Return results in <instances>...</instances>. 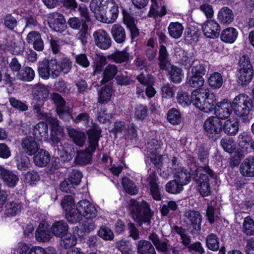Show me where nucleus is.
<instances>
[{
    "label": "nucleus",
    "mask_w": 254,
    "mask_h": 254,
    "mask_svg": "<svg viewBox=\"0 0 254 254\" xmlns=\"http://www.w3.org/2000/svg\"><path fill=\"white\" fill-rule=\"evenodd\" d=\"M206 164L202 167H197L195 164L191 163L187 169L183 168L178 172L177 178L179 181L174 180L169 181L165 186L167 192L172 194L180 193L183 190V186L188 184L191 179L197 185L200 194L206 196Z\"/></svg>",
    "instance_id": "obj_1"
},
{
    "label": "nucleus",
    "mask_w": 254,
    "mask_h": 254,
    "mask_svg": "<svg viewBox=\"0 0 254 254\" xmlns=\"http://www.w3.org/2000/svg\"><path fill=\"white\" fill-rule=\"evenodd\" d=\"M90 8L96 18L103 23H112L119 15V6L114 0H91Z\"/></svg>",
    "instance_id": "obj_2"
},
{
    "label": "nucleus",
    "mask_w": 254,
    "mask_h": 254,
    "mask_svg": "<svg viewBox=\"0 0 254 254\" xmlns=\"http://www.w3.org/2000/svg\"><path fill=\"white\" fill-rule=\"evenodd\" d=\"M129 210L132 219L138 226L150 223L154 212L151 209L150 204L146 201L140 202L131 199L129 204Z\"/></svg>",
    "instance_id": "obj_3"
},
{
    "label": "nucleus",
    "mask_w": 254,
    "mask_h": 254,
    "mask_svg": "<svg viewBox=\"0 0 254 254\" xmlns=\"http://www.w3.org/2000/svg\"><path fill=\"white\" fill-rule=\"evenodd\" d=\"M206 90L202 93L200 89L193 90L191 95L189 93L181 90L178 92L177 100L178 104L183 107H188L193 103V105L200 111L206 113L205 104L206 102Z\"/></svg>",
    "instance_id": "obj_4"
},
{
    "label": "nucleus",
    "mask_w": 254,
    "mask_h": 254,
    "mask_svg": "<svg viewBox=\"0 0 254 254\" xmlns=\"http://www.w3.org/2000/svg\"><path fill=\"white\" fill-rule=\"evenodd\" d=\"M232 105L235 115L241 118V122L250 123L252 118L250 113L253 109L252 100L246 95L241 94L234 99Z\"/></svg>",
    "instance_id": "obj_5"
},
{
    "label": "nucleus",
    "mask_w": 254,
    "mask_h": 254,
    "mask_svg": "<svg viewBox=\"0 0 254 254\" xmlns=\"http://www.w3.org/2000/svg\"><path fill=\"white\" fill-rule=\"evenodd\" d=\"M40 120L45 121L50 127V139L53 143L60 142L61 137L63 136L64 129L59 125L57 119L49 115L47 113L38 115Z\"/></svg>",
    "instance_id": "obj_6"
},
{
    "label": "nucleus",
    "mask_w": 254,
    "mask_h": 254,
    "mask_svg": "<svg viewBox=\"0 0 254 254\" xmlns=\"http://www.w3.org/2000/svg\"><path fill=\"white\" fill-rule=\"evenodd\" d=\"M32 93L33 100L36 101L33 108L36 111L38 117V115L45 113L41 111V107L47 101L49 91L44 85H36L33 87Z\"/></svg>",
    "instance_id": "obj_7"
},
{
    "label": "nucleus",
    "mask_w": 254,
    "mask_h": 254,
    "mask_svg": "<svg viewBox=\"0 0 254 254\" xmlns=\"http://www.w3.org/2000/svg\"><path fill=\"white\" fill-rule=\"evenodd\" d=\"M205 72V67L200 63L193 65L191 68V71L188 73L187 84L191 87H201L204 83V79L203 76L204 75Z\"/></svg>",
    "instance_id": "obj_8"
},
{
    "label": "nucleus",
    "mask_w": 254,
    "mask_h": 254,
    "mask_svg": "<svg viewBox=\"0 0 254 254\" xmlns=\"http://www.w3.org/2000/svg\"><path fill=\"white\" fill-rule=\"evenodd\" d=\"M78 9L81 18V20L83 22L82 29L78 32V39L83 45H85L87 42L88 30V26L87 23L91 21V18L89 9L85 4H80Z\"/></svg>",
    "instance_id": "obj_9"
},
{
    "label": "nucleus",
    "mask_w": 254,
    "mask_h": 254,
    "mask_svg": "<svg viewBox=\"0 0 254 254\" xmlns=\"http://www.w3.org/2000/svg\"><path fill=\"white\" fill-rule=\"evenodd\" d=\"M51 64L53 67V78L57 77L61 73L64 74L68 73L71 70L72 66V62L71 60L67 57H63L61 61H58L56 58L51 59Z\"/></svg>",
    "instance_id": "obj_10"
},
{
    "label": "nucleus",
    "mask_w": 254,
    "mask_h": 254,
    "mask_svg": "<svg viewBox=\"0 0 254 254\" xmlns=\"http://www.w3.org/2000/svg\"><path fill=\"white\" fill-rule=\"evenodd\" d=\"M88 136V148L95 152L99 147V141L102 137V129L98 124L92 123L90 127L86 131Z\"/></svg>",
    "instance_id": "obj_11"
},
{
    "label": "nucleus",
    "mask_w": 254,
    "mask_h": 254,
    "mask_svg": "<svg viewBox=\"0 0 254 254\" xmlns=\"http://www.w3.org/2000/svg\"><path fill=\"white\" fill-rule=\"evenodd\" d=\"M49 27L54 31L62 33L66 28V22L63 14L59 12L50 13L47 18Z\"/></svg>",
    "instance_id": "obj_12"
},
{
    "label": "nucleus",
    "mask_w": 254,
    "mask_h": 254,
    "mask_svg": "<svg viewBox=\"0 0 254 254\" xmlns=\"http://www.w3.org/2000/svg\"><path fill=\"white\" fill-rule=\"evenodd\" d=\"M207 137L211 141H215L220 137L222 123L218 118L211 116L207 118Z\"/></svg>",
    "instance_id": "obj_13"
},
{
    "label": "nucleus",
    "mask_w": 254,
    "mask_h": 254,
    "mask_svg": "<svg viewBox=\"0 0 254 254\" xmlns=\"http://www.w3.org/2000/svg\"><path fill=\"white\" fill-rule=\"evenodd\" d=\"M35 235L36 240L40 242H49L53 237L50 225L45 222H40Z\"/></svg>",
    "instance_id": "obj_14"
},
{
    "label": "nucleus",
    "mask_w": 254,
    "mask_h": 254,
    "mask_svg": "<svg viewBox=\"0 0 254 254\" xmlns=\"http://www.w3.org/2000/svg\"><path fill=\"white\" fill-rule=\"evenodd\" d=\"M93 36L96 45L101 49L107 50L111 46L112 40L109 34L104 30L94 32Z\"/></svg>",
    "instance_id": "obj_15"
},
{
    "label": "nucleus",
    "mask_w": 254,
    "mask_h": 254,
    "mask_svg": "<svg viewBox=\"0 0 254 254\" xmlns=\"http://www.w3.org/2000/svg\"><path fill=\"white\" fill-rule=\"evenodd\" d=\"M72 233L68 232L63 237V238L60 241L61 247L64 249H69L74 246L81 234L80 233V228L78 226H75L72 228Z\"/></svg>",
    "instance_id": "obj_16"
},
{
    "label": "nucleus",
    "mask_w": 254,
    "mask_h": 254,
    "mask_svg": "<svg viewBox=\"0 0 254 254\" xmlns=\"http://www.w3.org/2000/svg\"><path fill=\"white\" fill-rule=\"evenodd\" d=\"M147 179L149 184V191L152 197L155 200H161L162 194L159 185L157 183L158 177L156 173L154 171L150 173Z\"/></svg>",
    "instance_id": "obj_17"
},
{
    "label": "nucleus",
    "mask_w": 254,
    "mask_h": 254,
    "mask_svg": "<svg viewBox=\"0 0 254 254\" xmlns=\"http://www.w3.org/2000/svg\"><path fill=\"white\" fill-rule=\"evenodd\" d=\"M233 111L232 103L227 100L226 102L218 103L216 109L213 111L215 117L221 120L228 118Z\"/></svg>",
    "instance_id": "obj_18"
},
{
    "label": "nucleus",
    "mask_w": 254,
    "mask_h": 254,
    "mask_svg": "<svg viewBox=\"0 0 254 254\" xmlns=\"http://www.w3.org/2000/svg\"><path fill=\"white\" fill-rule=\"evenodd\" d=\"M77 205L83 214V217L87 219H93L96 217L97 210L88 200H81L77 203Z\"/></svg>",
    "instance_id": "obj_19"
},
{
    "label": "nucleus",
    "mask_w": 254,
    "mask_h": 254,
    "mask_svg": "<svg viewBox=\"0 0 254 254\" xmlns=\"http://www.w3.org/2000/svg\"><path fill=\"white\" fill-rule=\"evenodd\" d=\"M206 26V21L204 22L203 25L202 26V30L200 29L196 28L194 26L189 27L186 32L187 33L185 37L186 41H188V43L190 44L197 42L200 38L202 31L204 35L206 37V32L205 31Z\"/></svg>",
    "instance_id": "obj_20"
},
{
    "label": "nucleus",
    "mask_w": 254,
    "mask_h": 254,
    "mask_svg": "<svg viewBox=\"0 0 254 254\" xmlns=\"http://www.w3.org/2000/svg\"><path fill=\"white\" fill-rule=\"evenodd\" d=\"M36 139L31 136H27L22 139L21 145L27 154L32 156L40 149V144Z\"/></svg>",
    "instance_id": "obj_21"
},
{
    "label": "nucleus",
    "mask_w": 254,
    "mask_h": 254,
    "mask_svg": "<svg viewBox=\"0 0 254 254\" xmlns=\"http://www.w3.org/2000/svg\"><path fill=\"white\" fill-rule=\"evenodd\" d=\"M26 41L29 45H32L34 49L37 51H42L44 49V42L41 34L38 31L30 32L27 35Z\"/></svg>",
    "instance_id": "obj_22"
},
{
    "label": "nucleus",
    "mask_w": 254,
    "mask_h": 254,
    "mask_svg": "<svg viewBox=\"0 0 254 254\" xmlns=\"http://www.w3.org/2000/svg\"><path fill=\"white\" fill-rule=\"evenodd\" d=\"M33 137L38 141H46L48 138V127L45 121L40 122L33 128Z\"/></svg>",
    "instance_id": "obj_23"
},
{
    "label": "nucleus",
    "mask_w": 254,
    "mask_h": 254,
    "mask_svg": "<svg viewBox=\"0 0 254 254\" xmlns=\"http://www.w3.org/2000/svg\"><path fill=\"white\" fill-rule=\"evenodd\" d=\"M93 74H101L107 64L106 56L100 54H96L92 58Z\"/></svg>",
    "instance_id": "obj_24"
},
{
    "label": "nucleus",
    "mask_w": 254,
    "mask_h": 254,
    "mask_svg": "<svg viewBox=\"0 0 254 254\" xmlns=\"http://www.w3.org/2000/svg\"><path fill=\"white\" fill-rule=\"evenodd\" d=\"M53 236L63 238L69 230V227L64 220L55 221L51 227Z\"/></svg>",
    "instance_id": "obj_25"
},
{
    "label": "nucleus",
    "mask_w": 254,
    "mask_h": 254,
    "mask_svg": "<svg viewBox=\"0 0 254 254\" xmlns=\"http://www.w3.org/2000/svg\"><path fill=\"white\" fill-rule=\"evenodd\" d=\"M241 174L245 177H254V157H249L241 163L240 167Z\"/></svg>",
    "instance_id": "obj_26"
},
{
    "label": "nucleus",
    "mask_w": 254,
    "mask_h": 254,
    "mask_svg": "<svg viewBox=\"0 0 254 254\" xmlns=\"http://www.w3.org/2000/svg\"><path fill=\"white\" fill-rule=\"evenodd\" d=\"M0 176L5 184L11 188L15 187L19 181L18 176L12 171L3 167L1 170Z\"/></svg>",
    "instance_id": "obj_27"
},
{
    "label": "nucleus",
    "mask_w": 254,
    "mask_h": 254,
    "mask_svg": "<svg viewBox=\"0 0 254 254\" xmlns=\"http://www.w3.org/2000/svg\"><path fill=\"white\" fill-rule=\"evenodd\" d=\"M33 156V161L36 166L43 167L46 166L51 159L49 152L45 149L40 148Z\"/></svg>",
    "instance_id": "obj_28"
},
{
    "label": "nucleus",
    "mask_w": 254,
    "mask_h": 254,
    "mask_svg": "<svg viewBox=\"0 0 254 254\" xmlns=\"http://www.w3.org/2000/svg\"><path fill=\"white\" fill-rule=\"evenodd\" d=\"M53 67L51 64V59H44L39 62L38 66V72L39 76L43 79H48L51 75L53 77Z\"/></svg>",
    "instance_id": "obj_29"
},
{
    "label": "nucleus",
    "mask_w": 254,
    "mask_h": 254,
    "mask_svg": "<svg viewBox=\"0 0 254 254\" xmlns=\"http://www.w3.org/2000/svg\"><path fill=\"white\" fill-rule=\"evenodd\" d=\"M113 85L108 84L102 87L98 91V103L105 104L110 102L113 93Z\"/></svg>",
    "instance_id": "obj_30"
},
{
    "label": "nucleus",
    "mask_w": 254,
    "mask_h": 254,
    "mask_svg": "<svg viewBox=\"0 0 254 254\" xmlns=\"http://www.w3.org/2000/svg\"><path fill=\"white\" fill-rule=\"evenodd\" d=\"M95 152H93L92 150L89 148V149H85L82 151H77L76 155L74 158V162L76 164L81 166H84L90 163L93 157V154Z\"/></svg>",
    "instance_id": "obj_31"
},
{
    "label": "nucleus",
    "mask_w": 254,
    "mask_h": 254,
    "mask_svg": "<svg viewBox=\"0 0 254 254\" xmlns=\"http://www.w3.org/2000/svg\"><path fill=\"white\" fill-rule=\"evenodd\" d=\"M186 216L193 230H200L202 216L199 212L194 210H190L186 212Z\"/></svg>",
    "instance_id": "obj_32"
},
{
    "label": "nucleus",
    "mask_w": 254,
    "mask_h": 254,
    "mask_svg": "<svg viewBox=\"0 0 254 254\" xmlns=\"http://www.w3.org/2000/svg\"><path fill=\"white\" fill-rule=\"evenodd\" d=\"M118 69L116 65L112 64H108L102 72V79L100 82L104 84L112 80L118 73Z\"/></svg>",
    "instance_id": "obj_33"
},
{
    "label": "nucleus",
    "mask_w": 254,
    "mask_h": 254,
    "mask_svg": "<svg viewBox=\"0 0 254 254\" xmlns=\"http://www.w3.org/2000/svg\"><path fill=\"white\" fill-rule=\"evenodd\" d=\"M111 33L113 39L118 44H122L126 40L125 29L120 24H114L111 28Z\"/></svg>",
    "instance_id": "obj_34"
},
{
    "label": "nucleus",
    "mask_w": 254,
    "mask_h": 254,
    "mask_svg": "<svg viewBox=\"0 0 254 254\" xmlns=\"http://www.w3.org/2000/svg\"><path fill=\"white\" fill-rule=\"evenodd\" d=\"M79 209L77 204L76 208H72L64 213L65 219L69 224H74L79 223L80 226V221L82 219L83 214Z\"/></svg>",
    "instance_id": "obj_35"
},
{
    "label": "nucleus",
    "mask_w": 254,
    "mask_h": 254,
    "mask_svg": "<svg viewBox=\"0 0 254 254\" xmlns=\"http://www.w3.org/2000/svg\"><path fill=\"white\" fill-rule=\"evenodd\" d=\"M254 76V70H237V81L242 86L248 85Z\"/></svg>",
    "instance_id": "obj_36"
},
{
    "label": "nucleus",
    "mask_w": 254,
    "mask_h": 254,
    "mask_svg": "<svg viewBox=\"0 0 254 254\" xmlns=\"http://www.w3.org/2000/svg\"><path fill=\"white\" fill-rule=\"evenodd\" d=\"M220 21L223 24H230L234 19L233 11L227 6H224L220 9L218 14Z\"/></svg>",
    "instance_id": "obj_37"
},
{
    "label": "nucleus",
    "mask_w": 254,
    "mask_h": 254,
    "mask_svg": "<svg viewBox=\"0 0 254 254\" xmlns=\"http://www.w3.org/2000/svg\"><path fill=\"white\" fill-rule=\"evenodd\" d=\"M138 254H157L152 244L149 241L141 240L137 245Z\"/></svg>",
    "instance_id": "obj_38"
},
{
    "label": "nucleus",
    "mask_w": 254,
    "mask_h": 254,
    "mask_svg": "<svg viewBox=\"0 0 254 254\" xmlns=\"http://www.w3.org/2000/svg\"><path fill=\"white\" fill-rule=\"evenodd\" d=\"M238 37V32L233 27H228L223 30L220 35L221 40L226 43H234Z\"/></svg>",
    "instance_id": "obj_39"
},
{
    "label": "nucleus",
    "mask_w": 254,
    "mask_h": 254,
    "mask_svg": "<svg viewBox=\"0 0 254 254\" xmlns=\"http://www.w3.org/2000/svg\"><path fill=\"white\" fill-rule=\"evenodd\" d=\"M148 239L152 242L158 251L162 253H166L168 252V243L166 242L161 241L159 236L156 233H151L148 236Z\"/></svg>",
    "instance_id": "obj_40"
},
{
    "label": "nucleus",
    "mask_w": 254,
    "mask_h": 254,
    "mask_svg": "<svg viewBox=\"0 0 254 254\" xmlns=\"http://www.w3.org/2000/svg\"><path fill=\"white\" fill-rule=\"evenodd\" d=\"M224 132L229 135H235L239 131V122L237 120H228L223 126Z\"/></svg>",
    "instance_id": "obj_41"
},
{
    "label": "nucleus",
    "mask_w": 254,
    "mask_h": 254,
    "mask_svg": "<svg viewBox=\"0 0 254 254\" xmlns=\"http://www.w3.org/2000/svg\"><path fill=\"white\" fill-rule=\"evenodd\" d=\"M68 135L76 145L80 147H82L84 145L86 140V136L84 132L72 128L68 130Z\"/></svg>",
    "instance_id": "obj_42"
},
{
    "label": "nucleus",
    "mask_w": 254,
    "mask_h": 254,
    "mask_svg": "<svg viewBox=\"0 0 254 254\" xmlns=\"http://www.w3.org/2000/svg\"><path fill=\"white\" fill-rule=\"evenodd\" d=\"M168 29L170 37L178 39L182 35L184 26L179 22H172L169 24Z\"/></svg>",
    "instance_id": "obj_43"
},
{
    "label": "nucleus",
    "mask_w": 254,
    "mask_h": 254,
    "mask_svg": "<svg viewBox=\"0 0 254 254\" xmlns=\"http://www.w3.org/2000/svg\"><path fill=\"white\" fill-rule=\"evenodd\" d=\"M168 73L169 80L174 83H180L184 77L182 69L175 65H171V69Z\"/></svg>",
    "instance_id": "obj_44"
},
{
    "label": "nucleus",
    "mask_w": 254,
    "mask_h": 254,
    "mask_svg": "<svg viewBox=\"0 0 254 254\" xmlns=\"http://www.w3.org/2000/svg\"><path fill=\"white\" fill-rule=\"evenodd\" d=\"M207 38H217L219 36L220 32V26L214 20L207 19Z\"/></svg>",
    "instance_id": "obj_45"
},
{
    "label": "nucleus",
    "mask_w": 254,
    "mask_h": 254,
    "mask_svg": "<svg viewBox=\"0 0 254 254\" xmlns=\"http://www.w3.org/2000/svg\"><path fill=\"white\" fill-rule=\"evenodd\" d=\"M133 113L136 121H143L148 116V109L146 105L140 104L135 107Z\"/></svg>",
    "instance_id": "obj_46"
},
{
    "label": "nucleus",
    "mask_w": 254,
    "mask_h": 254,
    "mask_svg": "<svg viewBox=\"0 0 254 254\" xmlns=\"http://www.w3.org/2000/svg\"><path fill=\"white\" fill-rule=\"evenodd\" d=\"M207 83L213 89L220 88L223 83L222 75L219 72H214L207 79Z\"/></svg>",
    "instance_id": "obj_47"
},
{
    "label": "nucleus",
    "mask_w": 254,
    "mask_h": 254,
    "mask_svg": "<svg viewBox=\"0 0 254 254\" xmlns=\"http://www.w3.org/2000/svg\"><path fill=\"white\" fill-rule=\"evenodd\" d=\"M74 154V149L72 145L67 144L65 146L62 147V150L59 153L62 161L65 162L70 161Z\"/></svg>",
    "instance_id": "obj_48"
},
{
    "label": "nucleus",
    "mask_w": 254,
    "mask_h": 254,
    "mask_svg": "<svg viewBox=\"0 0 254 254\" xmlns=\"http://www.w3.org/2000/svg\"><path fill=\"white\" fill-rule=\"evenodd\" d=\"M167 119L171 124L179 125L182 121L181 113L177 109L174 108H171L167 113Z\"/></svg>",
    "instance_id": "obj_49"
},
{
    "label": "nucleus",
    "mask_w": 254,
    "mask_h": 254,
    "mask_svg": "<svg viewBox=\"0 0 254 254\" xmlns=\"http://www.w3.org/2000/svg\"><path fill=\"white\" fill-rule=\"evenodd\" d=\"M122 185L125 191L129 194L135 195L137 193L138 190L134 183L127 177L123 178Z\"/></svg>",
    "instance_id": "obj_50"
},
{
    "label": "nucleus",
    "mask_w": 254,
    "mask_h": 254,
    "mask_svg": "<svg viewBox=\"0 0 254 254\" xmlns=\"http://www.w3.org/2000/svg\"><path fill=\"white\" fill-rule=\"evenodd\" d=\"M217 203L216 198H214L210 201V205H207V220L211 224L219 219V216L215 212Z\"/></svg>",
    "instance_id": "obj_51"
},
{
    "label": "nucleus",
    "mask_w": 254,
    "mask_h": 254,
    "mask_svg": "<svg viewBox=\"0 0 254 254\" xmlns=\"http://www.w3.org/2000/svg\"><path fill=\"white\" fill-rule=\"evenodd\" d=\"M18 78L22 81H31L35 77V71L29 66H26L17 74Z\"/></svg>",
    "instance_id": "obj_52"
},
{
    "label": "nucleus",
    "mask_w": 254,
    "mask_h": 254,
    "mask_svg": "<svg viewBox=\"0 0 254 254\" xmlns=\"http://www.w3.org/2000/svg\"><path fill=\"white\" fill-rule=\"evenodd\" d=\"M220 144L225 151L232 153L236 151V145L234 140L230 137L222 138L220 141Z\"/></svg>",
    "instance_id": "obj_53"
},
{
    "label": "nucleus",
    "mask_w": 254,
    "mask_h": 254,
    "mask_svg": "<svg viewBox=\"0 0 254 254\" xmlns=\"http://www.w3.org/2000/svg\"><path fill=\"white\" fill-rule=\"evenodd\" d=\"M108 58L115 63L120 64L128 61L129 55L128 52L123 50L112 53L108 56Z\"/></svg>",
    "instance_id": "obj_54"
},
{
    "label": "nucleus",
    "mask_w": 254,
    "mask_h": 254,
    "mask_svg": "<svg viewBox=\"0 0 254 254\" xmlns=\"http://www.w3.org/2000/svg\"><path fill=\"white\" fill-rule=\"evenodd\" d=\"M17 20L11 13H7L3 16L2 22L4 27L10 31H13L17 25Z\"/></svg>",
    "instance_id": "obj_55"
},
{
    "label": "nucleus",
    "mask_w": 254,
    "mask_h": 254,
    "mask_svg": "<svg viewBox=\"0 0 254 254\" xmlns=\"http://www.w3.org/2000/svg\"><path fill=\"white\" fill-rule=\"evenodd\" d=\"M22 205L21 203L13 201L7 203L5 205L6 213L8 216H14L21 212Z\"/></svg>",
    "instance_id": "obj_56"
},
{
    "label": "nucleus",
    "mask_w": 254,
    "mask_h": 254,
    "mask_svg": "<svg viewBox=\"0 0 254 254\" xmlns=\"http://www.w3.org/2000/svg\"><path fill=\"white\" fill-rule=\"evenodd\" d=\"M97 235L105 241H112L114 238L113 232L106 225H102L100 227Z\"/></svg>",
    "instance_id": "obj_57"
},
{
    "label": "nucleus",
    "mask_w": 254,
    "mask_h": 254,
    "mask_svg": "<svg viewBox=\"0 0 254 254\" xmlns=\"http://www.w3.org/2000/svg\"><path fill=\"white\" fill-rule=\"evenodd\" d=\"M253 70L252 64L247 55L241 57L238 62L237 70Z\"/></svg>",
    "instance_id": "obj_58"
},
{
    "label": "nucleus",
    "mask_w": 254,
    "mask_h": 254,
    "mask_svg": "<svg viewBox=\"0 0 254 254\" xmlns=\"http://www.w3.org/2000/svg\"><path fill=\"white\" fill-rule=\"evenodd\" d=\"M61 206L63 210L64 213L75 208L74 200L72 196L67 195L64 196L62 200Z\"/></svg>",
    "instance_id": "obj_59"
},
{
    "label": "nucleus",
    "mask_w": 254,
    "mask_h": 254,
    "mask_svg": "<svg viewBox=\"0 0 254 254\" xmlns=\"http://www.w3.org/2000/svg\"><path fill=\"white\" fill-rule=\"evenodd\" d=\"M243 232L247 235H254V221L248 216L245 217L243 224Z\"/></svg>",
    "instance_id": "obj_60"
},
{
    "label": "nucleus",
    "mask_w": 254,
    "mask_h": 254,
    "mask_svg": "<svg viewBox=\"0 0 254 254\" xmlns=\"http://www.w3.org/2000/svg\"><path fill=\"white\" fill-rule=\"evenodd\" d=\"M81 226V229H80V233H81V234L80 236H82L86 233L88 234L90 233L96 228L95 222L92 219H86V220L82 223Z\"/></svg>",
    "instance_id": "obj_61"
},
{
    "label": "nucleus",
    "mask_w": 254,
    "mask_h": 254,
    "mask_svg": "<svg viewBox=\"0 0 254 254\" xmlns=\"http://www.w3.org/2000/svg\"><path fill=\"white\" fill-rule=\"evenodd\" d=\"M50 100L52 103L55 105L56 108L65 106L66 101L65 99L58 93H52L50 94Z\"/></svg>",
    "instance_id": "obj_62"
},
{
    "label": "nucleus",
    "mask_w": 254,
    "mask_h": 254,
    "mask_svg": "<svg viewBox=\"0 0 254 254\" xmlns=\"http://www.w3.org/2000/svg\"><path fill=\"white\" fill-rule=\"evenodd\" d=\"M28 254H56V252L53 247L44 249L41 247L36 246L30 249Z\"/></svg>",
    "instance_id": "obj_63"
},
{
    "label": "nucleus",
    "mask_w": 254,
    "mask_h": 254,
    "mask_svg": "<svg viewBox=\"0 0 254 254\" xmlns=\"http://www.w3.org/2000/svg\"><path fill=\"white\" fill-rule=\"evenodd\" d=\"M16 163L18 170L26 171L29 168L30 160L26 156H19L16 157Z\"/></svg>",
    "instance_id": "obj_64"
}]
</instances>
